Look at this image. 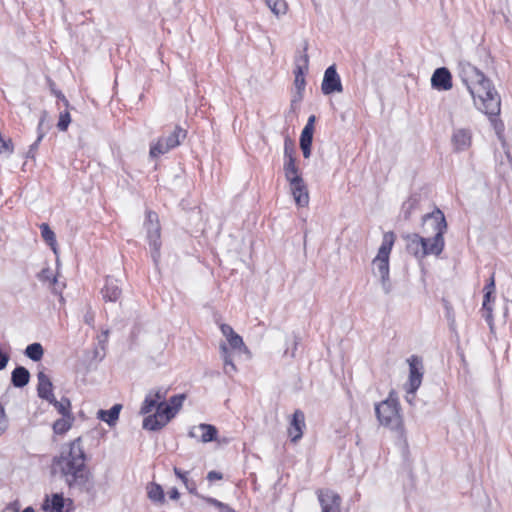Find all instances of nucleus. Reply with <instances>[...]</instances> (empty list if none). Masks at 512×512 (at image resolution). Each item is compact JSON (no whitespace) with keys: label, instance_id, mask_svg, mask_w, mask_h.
<instances>
[{"label":"nucleus","instance_id":"nucleus-1","mask_svg":"<svg viewBox=\"0 0 512 512\" xmlns=\"http://www.w3.org/2000/svg\"><path fill=\"white\" fill-rule=\"evenodd\" d=\"M52 472L59 473L69 491L74 494H93L95 481L86 465V454L80 438L72 441L68 449H63L52 461Z\"/></svg>","mask_w":512,"mask_h":512},{"label":"nucleus","instance_id":"nucleus-2","mask_svg":"<svg viewBox=\"0 0 512 512\" xmlns=\"http://www.w3.org/2000/svg\"><path fill=\"white\" fill-rule=\"evenodd\" d=\"M458 75L473 97L479 110L489 116H498L501 109V99L482 71L466 61L458 64Z\"/></svg>","mask_w":512,"mask_h":512},{"label":"nucleus","instance_id":"nucleus-3","mask_svg":"<svg viewBox=\"0 0 512 512\" xmlns=\"http://www.w3.org/2000/svg\"><path fill=\"white\" fill-rule=\"evenodd\" d=\"M394 239L395 236L393 232L385 233L377 256L372 261L373 274L379 278L385 294H389L392 291V283L389 275V256L394 244Z\"/></svg>","mask_w":512,"mask_h":512},{"label":"nucleus","instance_id":"nucleus-4","mask_svg":"<svg viewBox=\"0 0 512 512\" xmlns=\"http://www.w3.org/2000/svg\"><path fill=\"white\" fill-rule=\"evenodd\" d=\"M375 413L381 425L391 430L402 428L400 405L393 393H390L386 400L375 405Z\"/></svg>","mask_w":512,"mask_h":512},{"label":"nucleus","instance_id":"nucleus-5","mask_svg":"<svg viewBox=\"0 0 512 512\" xmlns=\"http://www.w3.org/2000/svg\"><path fill=\"white\" fill-rule=\"evenodd\" d=\"M186 130L176 126L174 131L167 136L160 137L156 143L150 146V156L156 158L160 155L166 154L171 149L180 145L186 138Z\"/></svg>","mask_w":512,"mask_h":512},{"label":"nucleus","instance_id":"nucleus-6","mask_svg":"<svg viewBox=\"0 0 512 512\" xmlns=\"http://www.w3.org/2000/svg\"><path fill=\"white\" fill-rule=\"evenodd\" d=\"M175 415L173 407H170L167 402H159L156 412L144 418L143 428L149 431H158L167 425Z\"/></svg>","mask_w":512,"mask_h":512},{"label":"nucleus","instance_id":"nucleus-7","mask_svg":"<svg viewBox=\"0 0 512 512\" xmlns=\"http://www.w3.org/2000/svg\"><path fill=\"white\" fill-rule=\"evenodd\" d=\"M147 221L145 223L147 229V239L151 247V256L155 264L160 258V226L158 223V215L153 211L147 212Z\"/></svg>","mask_w":512,"mask_h":512},{"label":"nucleus","instance_id":"nucleus-8","mask_svg":"<svg viewBox=\"0 0 512 512\" xmlns=\"http://www.w3.org/2000/svg\"><path fill=\"white\" fill-rule=\"evenodd\" d=\"M446 229L447 223L445 216L439 209L423 216L422 233L426 236L436 235L437 233L444 235Z\"/></svg>","mask_w":512,"mask_h":512},{"label":"nucleus","instance_id":"nucleus-9","mask_svg":"<svg viewBox=\"0 0 512 512\" xmlns=\"http://www.w3.org/2000/svg\"><path fill=\"white\" fill-rule=\"evenodd\" d=\"M409 363V380H408V394H414L420 387L423 377V364L422 359L416 355L408 359Z\"/></svg>","mask_w":512,"mask_h":512},{"label":"nucleus","instance_id":"nucleus-10","mask_svg":"<svg viewBox=\"0 0 512 512\" xmlns=\"http://www.w3.org/2000/svg\"><path fill=\"white\" fill-rule=\"evenodd\" d=\"M321 90L324 95H330L336 92L340 93L343 91L341 79L334 64L325 70Z\"/></svg>","mask_w":512,"mask_h":512},{"label":"nucleus","instance_id":"nucleus-11","mask_svg":"<svg viewBox=\"0 0 512 512\" xmlns=\"http://www.w3.org/2000/svg\"><path fill=\"white\" fill-rule=\"evenodd\" d=\"M322 512H341V497L330 489L317 491Z\"/></svg>","mask_w":512,"mask_h":512},{"label":"nucleus","instance_id":"nucleus-12","mask_svg":"<svg viewBox=\"0 0 512 512\" xmlns=\"http://www.w3.org/2000/svg\"><path fill=\"white\" fill-rule=\"evenodd\" d=\"M431 86L438 91H448L452 88V75L448 68H437L431 77Z\"/></svg>","mask_w":512,"mask_h":512},{"label":"nucleus","instance_id":"nucleus-13","mask_svg":"<svg viewBox=\"0 0 512 512\" xmlns=\"http://www.w3.org/2000/svg\"><path fill=\"white\" fill-rule=\"evenodd\" d=\"M305 427L304 413L299 409L295 410L288 427V435L292 442L296 443L302 438Z\"/></svg>","mask_w":512,"mask_h":512},{"label":"nucleus","instance_id":"nucleus-14","mask_svg":"<svg viewBox=\"0 0 512 512\" xmlns=\"http://www.w3.org/2000/svg\"><path fill=\"white\" fill-rule=\"evenodd\" d=\"M289 184L291 193L297 206H307L309 203V193L303 178H294L291 182H289Z\"/></svg>","mask_w":512,"mask_h":512},{"label":"nucleus","instance_id":"nucleus-15","mask_svg":"<svg viewBox=\"0 0 512 512\" xmlns=\"http://www.w3.org/2000/svg\"><path fill=\"white\" fill-rule=\"evenodd\" d=\"M220 330L222 334L226 337L228 344L233 350L245 353L249 352L248 348L243 342L242 337L238 335L230 325L221 324Z\"/></svg>","mask_w":512,"mask_h":512},{"label":"nucleus","instance_id":"nucleus-16","mask_svg":"<svg viewBox=\"0 0 512 512\" xmlns=\"http://www.w3.org/2000/svg\"><path fill=\"white\" fill-rule=\"evenodd\" d=\"M406 240V249L407 251L414 255L416 258L423 259L425 257L424 248H425V236H420L419 234H409L405 236Z\"/></svg>","mask_w":512,"mask_h":512},{"label":"nucleus","instance_id":"nucleus-17","mask_svg":"<svg viewBox=\"0 0 512 512\" xmlns=\"http://www.w3.org/2000/svg\"><path fill=\"white\" fill-rule=\"evenodd\" d=\"M217 429L215 426L210 424H200L193 427L188 435L191 438H200L203 443L211 442L216 439Z\"/></svg>","mask_w":512,"mask_h":512},{"label":"nucleus","instance_id":"nucleus-18","mask_svg":"<svg viewBox=\"0 0 512 512\" xmlns=\"http://www.w3.org/2000/svg\"><path fill=\"white\" fill-rule=\"evenodd\" d=\"M445 246L443 235L437 233L436 235L425 236V257L428 255L439 256Z\"/></svg>","mask_w":512,"mask_h":512},{"label":"nucleus","instance_id":"nucleus-19","mask_svg":"<svg viewBox=\"0 0 512 512\" xmlns=\"http://www.w3.org/2000/svg\"><path fill=\"white\" fill-rule=\"evenodd\" d=\"M308 65H309V57L306 53H304L303 55L299 56L296 59V69L294 71V73H295L294 83L299 92H301L305 88L306 82H305L304 74H305V71L308 70Z\"/></svg>","mask_w":512,"mask_h":512},{"label":"nucleus","instance_id":"nucleus-20","mask_svg":"<svg viewBox=\"0 0 512 512\" xmlns=\"http://www.w3.org/2000/svg\"><path fill=\"white\" fill-rule=\"evenodd\" d=\"M38 396L47 401H54L53 384L50 378L42 371L38 372Z\"/></svg>","mask_w":512,"mask_h":512},{"label":"nucleus","instance_id":"nucleus-21","mask_svg":"<svg viewBox=\"0 0 512 512\" xmlns=\"http://www.w3.org/2000/svg\"><path fill=\"white\" fill-rule=\"evenodd\" d=\"M103 299L106 301L116 302L122 294V290L118 284V280L112 277L106 278V283L101 290Z\"/></svg>","mask_w":512,"mask_h":512},{"label":"nucleus","instance_id":"nucleus-22","mask_svg":"<svg viewBox=\"0 0 512 512\" xmlns=\"http://www.w3.org/2000/svg\"><path fill=\"white\" fill-rule=\"evenodd\" d=\"M452 144L456 151H464L471 145V133L467 129H456L452 135Z\"/></svg>","mask_w":512,"mask_h":512},{"label":"nucleus","instance_id":"nucleus-23","mask_svg":"<svg viewBox=\"0 0 512 512\" xmlns=\"http://www.w3.org/2000/svg\"><path fill=\"white\" fill-rule=\"evenodd\" d=\"M121 409V404H115L109 410L100 409L97 412V418L106 422L110 427H113L119 419Z\"/></svg>","mask_w":512,"mask_h":512},{"label":"nucleus","instance_id":"nucleus-24","mask_svg":"<svg viewBox=\"0 0 512 512\" xmlns=\"http://www.w3.org/2000/svg\"><path fill=\"white\" fill-rule=\"evenodd\" d=\"M29 380L30 372L24 366H17L11 373V383L16 388H23Z\"/></svg>","mask_w":512,"mask_h":512},{"label":"nucleus","instance_id":"nucleus-25","mask_svg":"<svg viewBox=\"0 0 512 512\" xmlns=\"http://www.w3.org/2000/svg\"><path fill=\"white\" fill-rule=\"evenodd\" d=\"M65 499L62 493H54L51 499L46 498L42 505L43 510L49 512H63Z\"/></svg>","mask_w":512,"mask_h":512},{"label":"nucleus","instance_id":"nucleus-26","mask_svg":"<svg viewBox=\"0 0 512 512\" xmlns=\"http://www.w3.org/2000/svg\"><path fill=\"white\" fill-rule=\"evenodd\" d=\"M220 352H221V357L224 362V373L231 376L234 372L237 371V369L233 362L232 354L228 350V347L225 343H222L220 345Z\"/></svg>","mask_w":512,"mask_h":512},{"label":"nucleus","instance_id":"nucleus-27","mask_svg":"<svg viewBox=\"0 0 512 512\" xmlns=\"http://www.w3.org/2000/svg\"><path fill=\"white\" fill-rule=\"evenodd\" d=\"M147 496L154 503L163 504L165 502L163 488L155 482L147 485Z\"/></svg>","mask_w":512,"mask_h":512},{"label":"nucleus","instance_id":"nucleus-28","mask_svg":"<svg viewBox=\"0 0 512 512\" xmlns=\"http://www.w3.org/2000/svg\"><path fill=\"white\" fill-rule=\"evenodd\" d=\"M283 170L285 178L288 182H291L294 178H302L299 174V169L296 165L295 157H290V159L285 160Z\"/></svg>","mask_w":512,"mask_h":512},{"label":"nucleus","instance_id":"nucleus-29","mask_svg":"<svg viewBox=\"0 0 512 512\" xmlns=\"http://www.w3.org/2000/svg\"><path fill=\"white\" fill-rule=\"evenodd\" d=\"M44 350L40 343L29 344L25 349V355L32 361H40L43 357Z\"/></svg>","mask_w":512,"mask_h":512},{"label":"nucleus","instance_id":"nucleus-30","mask_svg":"<svg viewBox=\"0 0 512 512\" xmlns=\"http://www.w3.org/2000/svg\"><path fill=\"white\" fill-rule=\"evenodd\" d=\"M41 236L44 241L52 248L54 253H56V236L55 233L51 230L47 223H42L40 225Z\"/></svg>","mask_w":512,"mask_h":512},{"label":"nucleus","instance_id":"nucleus-31","mask_svg":"<svg viewBox=\"0 0 512 512\" xmlns=\"http://www.w3.org/2000/svg\"><path fill=\"white\" fill-rule=\"evenodd\" d=\"M49 403H51L55 409L63 416V417H68L70 418V407H71V403H70V400L66 397H63L61 398V400H57L55 397H54V401H48Z\"/></svg>","mask_w":512,"mask_h":512},{"label":"nucleus","instance_id":"nucleus-32","mask_svg":"<svg viewBox=\"0 0 512 512\" xmlns=\"http://www.w3.org/2000/svg\"><path fill=\"white\" fill-rule=\"evenodd\" d=\"M265 2L277 17L286 14L287 4L284 0H265Z\"/></svg>","mask_w":512,"mask_h":512},{"label":"nucleus","instance_id":"nucleus-33","mask_svg":"<svg viewBox=\"0 0 512 512\" xmlns=\"http://www.w3.org/2000/svg\"><path fill=\"white\" fill-rule=\"evenodd\" d=\"M159 403L153 399V397L147 393L143 403H142V406L140 408V414L141 415H146V414H149L154 408L157 409V405Z\"/></svg>","mask_w":512,"mask_h":512},{"label":"nucleus","instance_id":"nucleus-34","mask_svg":"<svg viewBox=\"0 0 512 512\" xmlns=\"http://www.w3.org/2000/svg\"><path fill=\"white\" fill-rule=\"evenodd\" d=\"M70 427L71 421L66 417L56 420L53 424V430L56 434H64L70 429Z\"/></svg>","mask_w":512,"mask_h":512},{"label":"nucleus","instance_id":"nucleus-35","mask_svg":"<svg viewBox=\"0 0 512 512\" xmlns=\"http://www.w3.org/2000/svg\"><path fill=\"white\" fill-rule=\"evenodd\" d=\"M70 108H65L64 111L60 112L59 119L57 123V128L60 131H66L69 127V124L71 123V116L69 112Z\"/></svg>","mask_w":512,"mask_h":512},{"label":"nucleus","instance_id":"nucleus-36","mask_svg":"<svg viewBox=\"0 0 512 512\" xmlns=\"http://www.w3.org/2000/svg\"><path fill=\"white\" fill-rule=\"evenodd\" d=\"M185 398V394L174 395L170 398L168 405H170V407H173V411H175V414L181 409Z\"/></svg>","mask_w":512,"mask_h":512},{"label":"nucleus","instance_id":"nucleus-37","mask_svg":"<svg viewBox=\"0 0 512 512\" xmlns=\"http://www.w3.org/2000/svg\"><path fill=\"white\" fill-rule=\"evenodd\" d=\"M168 393V388L165 387H159L155 389H151L148 394H150L154 400H156L158 403L165 401V398Z\"/></svg>","mask_w":512,"mask_h":512},{"label":"nucleus","instance_id":"nucleus-38","mask_svg":"<svg viewBox=\"0 0 512 512\" xmlns=\"http://www.w3.org/2000/svg\"><path fill=\"white\" fill-rule=\"evenodd\" d=\"M443 305L445 308V316H446L447 320L449 321L450 327L452 328L455 325V313H454L453 307L450 304V302L445 299H443Z\"/></svg>","mask_w":512,"mask_h":512},{"label":"nucleus","instance_id":"nucleus-39","mask_svg":"<svg viewBox=\"0 0 512 512\" xmlns=\"http://www.w3.org/2000/svg\"><path fill=\"white\" fill-rule=\"evenodd\" d=\"M295 153V145L293 140H291L288 136L284 140V157L285 160L290 159V157H294Z\"/></svg>","mask_w":512,"mask_h":512},{"label":"nucleus","instance_id":"nucleus-40","mask_svg":"<svg viewBox=\"0 0 512 512\" xmlns=\"http://www.w3.org/2000/svg\"><path fill=\"white\" fill-rule=\"evenodd\" d=\"M13 152V143L11 139H3L0 135V154L10 155Z\"/></svg>","mask_w":512,"mask_h":512},{"label":"nucleus","instance_id":"nucleus-41","mask_svg":"<svg viewBox=\"0 0 512 512\" xmlns=\"http://www.w3.org/2000/svg\"><path fill=\"white\" fill-rule=\"evenodd\" d=\"M313 129L304 127L300 135V144H312L313 141Z\"/></svg>","mask_w":512,"mask_h":512},{"label":"nucleus","instance_id":"nucleus-42","mask_svg":"<svg viewBox=\"0 0 512 512\" xmlns=\"http://www.w3.org/2000/svg\"><path fill=\"white\" fill-rule=\"evenodd\" d=\"M415 203H416L415 200L410 199L403 204L402 209H403L404 219L410 218L412 210L414 209Z\"/></svg>","mask_w":512,"mask_h":512},{"label":"nucleus","instance_id":"nucleus-43","mask_svg":"<svg viewBox=\"0 0 512 512\" xmlns=\"http://www.w3.org/2000/svg\"><path fill=\"white\" fill-rule=\"evenodd\" d=\"M38 278L41 280V281H49L51 279H53L54 282H56V278L53 276V273L51 271L50 268H43L39 274H38Z\"/></svg>","mask_w":512,"mask_h":512},{"label":"nucleus","instance_id":"nucleus-44","mask_svg":"<svg viewBox=\"0 0 512 512\" xmlns=\"http://www.w3.org/2000/svg\"><path fill=\"white\" fill-rule=\"evenodd\" d=\"M8 427V420L5 414L4 407L0 404V435L6 431Z\"/></svg>","mask_w":512,"mask_h":512},{"label":"nucleus","instance_id":"nucleus-45","mask_svg":"<svg viewBox=\"0 0 512 512\" xmlns=\"http://www.w3.org/2000/svg\"><path fill=\"white\" fill-rule=\"evenodd\" d=\"M483 314L482 316L485 318L487 323L490 326V329L493 330V315H492V307L482 308Z\"/></svg>","mask_w":512,"mask_h":512},{"label":"nucleus","instance_id":"nucleus-46","mask_svg":"<svg viewBox=\"0 0 512 512\" xmlns=\"http://www.w3.org/2000/svg\"><path fill=\"white\" fill-rule=\"evenodd\" d=\"M203 499L210 505H213L215 506L216 508L218 509H222V508H227V504L215 499V498H212V497H203Z\"/></svg>","mask_w":512,"mask_h":512},{"label":"nucleus","instance_id":"nucleus-47","mask_svg":"<svg viewBox=\"0 0 512 512\" xmlns=\"http://www.w3.org/2000/svg\"><path fill=\"white\" fill-rule=\"evenodd\" d=\"M183 484L185 485L189 493L199 496V494L197 493L196 483L194 481L185 479Z\"/></svg>","mask_w":512,"mask_h":512},{"label":"nucleus","instance_id":"nucleus-48","mask_svg":"<svg viewBox=\"0 0 512 512\" xmlns=\"http://www.w3.org/2000/svg\"><path fill=\"white\" fill-rule=\"evenodd\" d=\"M52 92L57 97L59 102H61L65 106V108H71L68 99L65 97V95L61 91H57V90L53 89Z\"/></svg>","mask_w":512,"mask_h":512},{"label":"nucleus","instance_id":"nucleus-49","mask_svg":"<svg viewBox=\"0 0 512 512\" xmlns=\"http://www.w3.org/2000/svg\"><path fill=\"white\" fill-rule=\"evenodd\" d=\"M48 129H49L48 125L45 127V124H43L41 122L38 123V127H37V132H38L37 139H38V141H41L44 138V136L46 134V131Z\"/></svg>","mask_w":512,"mask_h":512},{"label":"nucleus","instance_id":"nucleus-50","mask_svg":"<svg viewBox=\"0 0 512 512\" xmlns=\"http://www.w3.org/2000/svg\"><path fill=\"white\" fill-rule=\"evenodd\" d=\"M9 359H10L9 355L0 350V371L6 368L8 362H9Z\"/></svg>","mask_w":512,"mask_h":512},{"label":"nucleus","instance_id":"nucleus-51","mask_svg":"<svg viewBox=\"0 0 512 512\" xmlns=\"http://www.w3.org/2000/svg\"><path fill=\"white\" fill-rule=\"evenodd\" d=\"M41 141H38V139H36V141L30 145L29 147V150L27 152V158H34L35 157V153H36V150L38 149V145Z\"/></svg>","mask_w":512,"mask_h":512},{"label":"nucleus","instance_id":"nucleus-52","mask_svg":"<svg viewBox=\"0 0 512 512\" xmlns=\"http://www.w3.org/2000/svg\"><path fill=\"white\" fill-rule=\"evenodd\" d=\"M222 478H223L222 473L217 472V471H214V470H213V471L208 472V474H207V479H208L209 481L221 480Z\"/></svg>","mask_w":512,"mask_h":512},{"label":"nucleus","instance_id":"nucleus-53","mask_svg":"<svg viewBox=\"0 0 512 512\" xmlns=\"http://www.w3.org/2000/svg\"><path fill=\"white\" fill-rule=\"evenodd\" d=\"M311 147L312 144H300V148L302 150L304 158H309L311 155Z\"/></svg>","mask_w":512,"mask_h":512},{"label":"nucleus","instance_id":"nucleus-54","mask_svg":"<svg viewBox=\"0 0 512 512\" xmlns=\"http://www.w3.org/2000/svg\"><path fill=\"white\" fill-rule=\"evenodd\" d=\"M175 475L184 483L185 479H188L186 476V472H183L181 469L174 467Z\"/></svg>","mask_w":512,"mask_h":512},{"label":"nucleus","instance_id":"nucleus-55","mask_svg":"<svg viewBox=\"0 0 512 512\" xmlns=\"http://www.w3.org/2000/svg\"><path fill=\"white\" fill-rule=\"evenodd\" d=\"M493 293H491V291H485V294H484V299H483V304H482V308H488L490 307L489 305V302H490V299H491V295Z\"/></svg>","mask_w":512,"mask_h":512},{"label":"nucleus","instance_id":"nucleus-56","mask_svg":"<svg viewBox=\"0 0 512 512\" xmlns=\"http://www.w3.org/2000/svg\"><path fill=\"white\" fill-rule=\"evenodd\" d=\"M484 290L491 291V293H494L495 290V281H494V275L491 276L489 283L485 286Z\"/></svg>","mask_w":512,"mask_h":512},{"label":"nucleus","instance_id":"nucleus-57","mask_svg":"<svg viewBox=\"0 0 512 512\" xmlns=\"http://www.w3.org/2000/svg\"><path fill=\"white\" fill-rule=\"evenodd\" d=\"M315 121H316V116L315 115L309 116L305 127L314 130Z\"/></svg>","mask_w":512,"mask_h":512},{"label":"nucleus","instance_id":"nucleus-58","mask_svg":"<svg viewBox=\"0 0 512 512\" xmlns=\"http://www.w3.org/2000/svg\"><path fill=\"white\" fill-rule=\"evenodd\" d=\"M169 497L172 500H178L180 497V493H179L178 489L177 488L171 489V491L169 492Z\"/></svg>","mask_w":512,"mask_h":512},{"label":"nucleus","instance_id":"nucleus-59","mask_svg":"<svg viewBox=\"0 0 512 512\" xmlns=\"http://www.w3.org/2000/svg\"><path fill=\"white\" fill-rule=\"evenodd\" d=\"M48 119V112L46 110H43L41 112L40 120L39 122L45 124L46 120Z\"/></svg>","mask_w":512,"mask_h":512},{"label":"nucleus","instance_id":"nucleus-60","mask_svg":"<svg viewBox=\"0 0 512 512\" xmlns=\"http://www.w3.org/2000/svg\"><path fill=\"white\" fill-rule=\"evenodd\" d=\"M102 335H103L104 339L103 340L100 339L99 343L102 345V349H104V344L107 341V338H108V335H109V331L108 330L103 331Z\"/></svg>","mask_w":512,"mask_h":512},{"label":"nucleus","instance_id":"nucleus-61","mask_svg":"<svg viewBox=\"0 0 512 512\" xmlns=\"http://www.w3.org/2000/svg\"><path fill=\"white\" fill-rule=\"evenodd\" d=\"M84 320L87 324H91L92 321H93V315H91L90 313H87L84 317Z\"/></svg>","mask_w":512,"mask_h":512},{"label":"nucleus","instance_id":"nucleus-62","mask_svg":"<svg viewBox=\"0 0 512 512\" xmlns=\"http://www.w3.org/2000/svg\"><path fill=\"white\" fill-rule=\"evenodd\" d=\"M298 342H299V338L298 337H294V348H293V351L291 353V356L293 357L294 356V351L296 350V347L298 345Z\"/></svg>","mask_w":512,"mask_h":512},{"label":"nucleus","instance_id":"nucleus-63","mask_svg":"<svg viewBox=\"0 0 512 512\" xmlns=\"http://www.w3.org/2000/svg\"><path fill=\"white\" fill-rule=\"evenodd\" d=\"M221 511L223 512H235L230 506L227 505V508H222Z\"/></svg>","mask_w":512,"mask_h":512},{"label":"nucleus","instance_id":"nucleus-64","mask_svg":"<svg viewBox=\"0 0 512 512\" xmlns=\"http://www.w3.org/2000/svg\"><path fill=\"white\" fill-rule=\"evenodd\" d=\"M22 512H34L32 507H26Z\"/></svg>","mask_w":512,"mask_h":512}]
</instances>
